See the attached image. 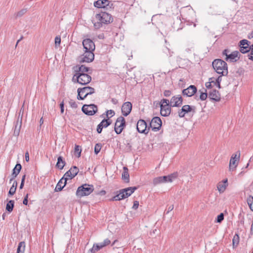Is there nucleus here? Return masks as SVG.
I'll return each instance as SVG.
<instances>
[{"instance_id":"1","label":"nucleus","mask_w":253,"mask_h":253,"mask_svg":"<svg viewBox=\"0 0 253 253\" xmlns=\"http://www.w3.org/2000/svg\"><path fill=\"white\" fill-rule=\"evenodd\" d=\"M212 65L217 73L221 74L222 76H226L228 74L227 65L224 61L220 59H216L212 62Z\"/></svg>"},{"instance_id":"2","label":"nucleus","mask_w":253,"mask_h":253,"mask_svg":"<svg viewBox=\"0 0 253 253\" xmlns=\"http://www.w3.org/2000/svg\"><path fill=\"white\" fill-rule=\"evenodd\" d=\"M137 188L136 187H129L119 190V193L114 196L112 201H120L127 198L130 196Z\"/></svg>"},{"instance_id":"3","label":"nucleus","mask_w":253,"mask_h":253,"mask_svg":"<svg viewBox=\"0 0 253 253\" xmlns=\"http://www.w3.org/2000/svg\"><path fill=\"white\" fill-rule=\"evenodd\" d=\"M74 83H78L82 85H85L89 84L91 81V77L87 74L76 73L72 79Z\"/></svg>"},{"instance_id":"4","label":"nucleus","mask_w":253,"mask_h":253,"mask_svg":"<svg viewBox=\"0 0 253 253\" xmlns=\"http://www.w3.org/2000/svg\"><path fill=\"white\" fill-rule=\"evenodd\" d=\"M94 190V187L92 185L84 184L78 187L76 191V195L79 197L88 196Z\"/></svg>"},{"instance_id":"5","label":"nucleus","mask_w":253,"mask_h":253,"mask_svg":"<svg viewBox=\"0 0 253 253\" xmlns=\"http://www.w3.org/2000/svg\"><path fill=\"white\" fill-rule=\"evenodd\" d=\"M78 100H84L88 95L95 92V89L90 86H85L83 88H79L77 90Z\"/></svg>"},{"instance_id":"6","label":"nucleus","mask_w":253,"mask_h":253,"mask_svg":"<svg viewBox=\"0 0 253 253\" xmlns=\"http://www.w3.org/2000/svg\"><path fill=\"white\" fill-rule=\"evenodd\" d=\"M95 18L97 20L104 24L110 23L113 20L111 15L105 12H102L100 13L96 14Z\"/></svg>"},{"instance_id":"7","label":"nucleus","mask_w":253,"mask_h":253,"mask_svg":"<svg viewBox=\"0 0 253 253\" xmlns=\"http://www.w3.org/2000/svg\"><path fill=\"white\" fill-rule=\"evenodd\" d=\"M94 58V54L93 52L84 50V54L79 57V62L81 63L91 62Z\"/></svg>"},{"instance_id":"8","label":"nucleus","mask_w":253,"mask_h":253,"mask_svg":"<svg viewBox=\"0 0 253 253\" xmlns=\"http://www.w3.org/2000/svg\"><path fill=\"white\" fill-rule=\"evenodd\" d=\"M126 126V121L125 118L122 117H119L116 120L115 125L114 129L116 133L118 134H120Z\"/></svg>"},{"instance_id":"9","label":"nucleus","mask_w":253,"mask_h":253,"mask_svg":"<svg viewBox=\"0 0 253 253\" xmlns=\"http://www.w3.org/2000/svg\"><path fill=\"white\" fill-rule=\"evenodd\" d=\"M82 110L86 115L92 116L97 112V107L94 104L84 105Z\"/></svg>"},{"instance_id":"10","label":"nucleus","mask_w":253,"mask_h":253,"mask_svg":"<svg viewBox=\"0 0 253 253\" xmlns=\"http://www.w3.org/2000/svg\"><path fill=\"white\" fill-rule=\"evenodd\" d=\"M161 126V120L159 117H154L150 123V127H151L152 129L155 131L159 130L160 129Z\"/></svg>"},{"instance_id":"11","label":"nucleus","mask_w":253,"mask_h":253,"mask_svg":"<svg viewBox=\"0 0 253 253\" xmlns=\"http://www.w3.org/2000/svg\"><path fill=\"white\" fill-rule=\"evenodd\" d=\"M193 112L194 113L195 107H192L188 105H185L182 106V108L178 111V116L180 118H183L186 113Z\"/></svg>"},{"instance_id":"12","label":"nucleus","mask_w":253,"mask_h":253,"mask_svg":"<svg viewBox=\"0 0 253 253\" xmlns=\"http://www.w3.org/2000/svg\"><path fill=\"white\" fill-rule=\"evenodd\" d=\"M83 45L84 50L93 52L95 50V44L94 42L89 39H86L83 41Z\"/></svg>"},{"instance_id":"13","label":"nucleus","mask_w":253,"mask_h":253,"mask_svg":"<svg viewBox=\"0 0 253 253\" xmlns=\"http://www.w3.org/2000/svg\"><path fill=\"white\" fill-rule=\"evenodd\" d=\"M79 171V169L77 167L74 166L67 171L63 176L67 180L72 179L77 175Z\"/></svg>"},{"instance_id":"14","label":"nucleus","mask_w":253,"mask_h":253,"mask_svg":"<svg viewBox=\"0 0 253 253\" xmlns=\"http://www.w3.org/2000/svg\"><path fill=\"white\" fill-rule=\"evenodd\" d=\"M137 130L140 133L147 134L148 130L146 122L143 120H139L137 123Z\"/></svg>"},{"instance_id":"15","label":"nucleus","mask_w":253,"mask_h":253,"mask_svg":"<svg viewBox=\"0 0 253 253\" xmlns=\"http://www.w3.org/2000/svg\"><path fill=\"white\" fill-rule=\"evenodd\" d=\"M197 91L196 87L194 85H191L187 88L182 90V94L188 97H191L194 95Z\"/></svg>"},{"instance_id":"16","label":"nucleus","mask_w":253,"mask_h":253,"mask_svg":"<svg viewBox=\"0 0 253 253\" xmlns=\"http://www.w3.org/2000/svg\"><path fill=\"white\" fill-rule=\"evenodd\" d=\"M249 41L247 40H243L240 42V50L242 53H246L250 51L251 47L249 44Z\"/></svg>"},{"instance_id":"17","label":"nucleus","mask_w":253,"mask_h":253,"mask_svg":"<svg viewBox=\"0 0 253 253\" xmlns=\"http://www.w3.org/2000/svg\"><path fill=\"white\" fill-rule=\"evenodd\" d=\"M182 98L181 96L178 95L177 96H173L170 102V106L171 107H178L182 104Z\"/></svg>"},{"instance_id":"18","label":"nucleus","mask_w":253,"mask_h":253,"mask_svg":"<svg viewBox=\"0 0 253 253\" xmlns=\"http://www.w3.org/2000/svg\"><path fill=\"white\" fill-rule=\"evenodd\" d=\"M132 109V104L130 102L123 104L122 107V112L124 116H127L129 114Z\"/></svg>"},{"instance_id":"19","label":"nucleus","mask_w":253,"mask_h":253,"mask_svg":"<svg viewBox=\"0 0 253 253\" xmlns=\"http://www.w3.org/2000/svg\"><path fill=\"white\" fill-rule=\"evenodd\" d=\"M239 157L240 156H239L237 157L236 154L232 155L229 163L230 170L233 171L236 168L238 164V161H239Z\"/></svg>"},{"instance_id":"20","label":"nucleus","mask_w":253,"mask_h":253,"mask_svg":"<svg viewBox=\"0 0 253 253\" xmlns=\"http://www.w3.org/2000/svg\"><path fill=\"white\" fill-rule=\"evenodd\" d=\"M170 106L165 104V105H160L161 111L160 113L162 116L164 117L169 116L171 112V108Z\"/></svg>"},{"instance_id":"21","label":"nucleus","mask_w":253,"mask_h":253,"mask_svg":"<svg viewBox=\"0 0 253 253\" xmlns=\"http://www.w3.org/2000/svg\"><path fill=\"white\" fill-rule=\"evenodd\" d=\"M67 179H66L64 176L61 178L57 184L55 191L56 192L60 191L64 187L67 183Z\"/></svg>"},{"instance_id":"22","label":"nucleus","mask_w":253,"mask_h":253,"mask_svg":"<svg viewBox=\"0 0 253 253\" xmlns=\"http://www.w3.org/2000/svg\"><path fill=\"white\" fill-rule=\"evenodd\" d=\"M22 126V118L20 119L19 118V117H18L17 120L15 123V127H14V130L13 135L15 136H18L19 134V132L20 131V129Z\"/></svg>"},{"instance_id":"23","label":"nucleus","mask_w":253,"mask_h":253,"mask_svg":"<svg viewBox=\"0 0 253 253\" xmlns=\"http://www.w3.org/2000/svg\"><path fill=\"white\" fill-rule=\"evenodd\" d=\"M109 3L108 0H98L94 2V6L97 8H105Z\"/></svg>"},{"instance_id":"24","label":"nucleus","mask_w":253,"mask_h":253,"mask_svg":"<svg viewBox=\"0 0 253 253\" xmlns=\"http://www.w3.org/2000/svg\"><path fill=\"white\" fill-rule=\"evenodd\" d=\"M227 179H225L222 181L219 182L217 185V188L219 193H223L226 189L227 184Z\"/></svg>"},{"instance_id":"25","label":"nucleus","mask_w":253,"mask_h":253,"mask_svg":"<svg viewBox=\"0 0 253 253\" xmlns=\"http://www.w3.org/2000/svg\"><path fill=\"white\" fill-rule=\"evenodd\" d=\"M160 56L162 58H166L171 56L169 49L167 47H164L159 53Z\"/></svg>"},{"instance_id":"26","label":"nucleus","mask_w":253,"mask_h":253,"mask_svg":"<svg viewBox=\"0 0 253 253\" xmlns=\"http://www.w3.org/2000/svg\"><path fill=\"white\" fill-rule=\"evenodd\" d=\"M177 173H173L167 176H163V177H165L164 179V183L166 182H172L175 180L177 177Z\"/></svg>"},{"instance_id":"27","label":"nucleus","mask_w":253,"mask_h":253,"mask_svg":"<svg viewBox=\"0 0 253 253\" xmlns=\"http://www.w3.org/2000/svg\"><path fill=\"white\" fill-rule=\"evenodd\" d=\"M209 96L211 99L214 100L215 101H219L220 98L219 92L215 89L212 90L209 93Z\"/></svg>"},{"instance_id":"28","label":"nucleus","mask_w":253,"mask_h":253,"mask_svg":"<svg viewBox=\"0 0 253 253\" xmlns=\"http://www.w3.org/2000/svg\"><path fill=\"white\" fill-rule=\"evenodd\" d=\"M75 71L76 72V73L86 74L85 73L89 71V68L84 65L77 66L75 68Z\"/></svg>"},{"instance_id":"29","label":"nucleus","mask_w":253,"mask_h":253,"mask_svg":"<svg viewBox=\"0 0 253 253\" xmlns=\"http://www.w3.org/2000/svg\"><path fill=\"white\" fill-rule=\"evenodd\" d=\"M21 168H22V167L20 164H17L16 165L15 168L13 169V172L12 174V176L13 178L10 179V182H11L13 180V178H15L17 176V175L20 172V171L21 169Z\"/></svg>"},{"instance_id":"30","label":"nucleus","mask_w":253,"mask_h":253,"mask_svg":"<svg viewBox=\"0 0 253 253\" xmlns=\"http://www.w3.org/2000/svg\"><path fill=\"white\" fill-rule=\"evenodd\" d=\"M239 54V53L238 51H235L228 55H227V57L225 58V60L226 61L229 60L231 62L236 61L237 59H236V58L238 57Z\"/></svg>"},{"instance_id":"31","label":"nucleus","mask_w":253,"mask_h":253,"mask_svg":"<svg viewBox=\"0 0 253 253\" xmlns=\"http://www.w3.org/2000/svg\"><path fill=\"white\" fill-rule=\"evenodd\" d=\"M123 172L122 173V178L126 181V182H128L129 180V175L128 173V169L126 167H124L123 168Z\"/></svg>"},{"instance_id":"32","label":"nucleus","mask_w":253,"mask_h":253,"mask_svg":"<svg viewBox=\"0 0 253 253\" xmlns=\"http://www.w3.org/2000/svg\"><path fill=\"white\" fill-rule=\"evenodd\" d=\"M65 162L63 160L61 156H59L57 159V162L56 166L60 169H62L65 165Z\"/></svg>"},{"instance_id":"33","label":"nucleus","mask_w":253,"mask_h":253,"mask_svg":"<svg viewBox=\"0 0 253 253\" xmlns=\"http://www.w3.org/2000/svg\"><path fill=\"white\" fill-rule=\"evenodd\" d=\"M165 177H163V176H159L155 177L153 179V184L154 186H156L159 184L164 183V179Z\"/></svg>"},{"instance_id":"34","label":"nucleus","mask_w":253,"mask_h":253,"mask_svg":"<svg viewBox=\"0 0 253 253\" xmlns=\"http://www.w3.org/2000/svg\"><path fill=\"white\" fill-rule=\"evenodd\" d=\"M14 201L13 200H10L7 204L6 206V210L8 212H11L13 209Z\"/></svg>"},{"instance_id":"35","label":"nucleus","mask_w":253,"mask_h":253,"mask_svg":"<svg viewBox=\"0 0 253 253\" xmlns=\"http://www.w3.org/2000/svg\"><path fill=\"white\" fill-rule=\"evenodd\" d=\"M25 244L24 242H21L18 245L17 253H23L25 250Z\"/></svg>"},{"instance_id":"36","label":"nucleus","mask_w":253,"mask_h":253,"mask_svg":"<svg viewBox=\"0 0 253 253\" xmlns=\"http://www.w3.org/2000/svg\"><path fill=\"white\" fill-rule=\"evenodd\" d=\"M100 249H101V248H100L98 244H94L92 248L88 251L87 253H95Z\"/></svg>"},{"instance_id":"37","label":"nucleus","mask_w":253,"mask_h":253,"mask_svg":"<svg viewBox=\"0 0 253 253\" xmlns=\"http://www.w3.org/2000/svg\"><path fill=\"white\" fill-rule=\"evenodd\" d=\"M27 11V8H23L20 11H18L15 14V17L18 18L24 15Z\"/></svg>"},{"instance_id":"38","label":"nucleus","mask_w":253,"mask_h":253,"mask_svg":"<svg viewBox=\"0 0 253 253\" xmlns=\"http://www.w3.org/2000/svg\"><path fill=\"white\" fill-rule=\"evenodd\" d=\"M111 243V241L108 239H106L103 242L98 243L100 246V248H103L104 247L109 245Z\"/></svg>"},{"instance_id":"39","label":"nucleus","mask_w":253,"mask_h":253,"mask_svg":"<svg viewBox=\"0 0 253 253\" xmlns=\"http://www.w3.org/2000/svg\"><path fill=\"white\" fill-rule=\"evenodd\" d=\"M81 152L82 149L81 146L76 145L75 147V153L77 154V157L79 158L81 156Z\"/></svg>"},{"instance_id":"40","label":"nucleus","mask_w":253,"mask_h":253,"mask_svg":"<svg viewBox=\"0 0 253 253\" xmlns=\"http://www.w3.org/2000/svg\"><path fill=\"white\" fill-rule=\"evenodd\" d=\"M250 209L253 211V197H250L247 200Z\"/></svg>"},{"instance_id":"41","label":"nucleus","mask_w":253,"mask_h":253,"mask_svg":"<svg viewBox=\"0 0 253 253\" xmlns=\"http://www.w3.org/2000/svg\"><path fill=\"white\" fill-rule=\"evenodd\" d=\"M100 124L103 127H107L111 124V122L107 120L104 119L102 121Z\"/></svg>"},{"instance_id":"42","label":"nucleus","mask_w":253,"mask_h":253,"mask_svg":"<svg viewBox=\"0 0 253 253\" xmlns=\"http://www.w3.org/2000/svg\"><path fill=\"white\" fill-rule=\"evenodd\" d=\"M232 242H233V246H237L238 245L239 242V237L238 235L236 234L234 237V238L232 240Z\"/></svg>"},{"instance_id":"43","label":"nucleus","mask_w":253,"mask_h":253,"mask_svg":"<svg viewBox=\"0 0 253 253\" xmlns=\"http://www.w3.org/2000/svg\"><path fill=\"white\" fill-rule=\"evenodd\" d=\"M199 91L201 92L200 99L202 101L205 100L207 98V93L206 92L201 91V90H199Z\"/></svg>"},{"instance_id":"44","label":"nucleus","mask_w":253,"mask_h":253,"mask_svg":"<svg viewBox=\"0 0 253 253\" xmlns=\"http://www.w3.org/2000/svg\"><path fill=\"white\" fill-rule=\"evenodd\" d=\"M101 145L100 144H99V143H97L95 145L94 153L96 154H98L99 152H100V150H101Z\"/></svg>"},{"instance_id":"45","label":"nucleus","mask_w":253,"mask_h":253,"mask_svg":"<svg viewBox=\"0 0 253 253\" xmlns=\"http://www.w3.org/2000/svg\"><path fill=\"white\" fill-rule=\"evenodd\" d=\"M69 103L72 108H77L78 107L77 104L74 100L70 99L69 101Z\"/></svg>"},{"instance_id":"46","label":"nucleus","mask_w":253,"mask_h":253,"mask_svg":"<svg viewBox=\"0 0 253 253\" xmlns=\"http://www.w3.org/2000/svg\"><path fill=\"white\" fill-rule=\"evenodd\" d=\"M224 219V214L223 213H221L219 214L216 219V222L218 223H220Z\"/></svg>"},{"instance_id":"47","label":"nucleus","mask_w":253,"mask_h":253,"mask_svg":"<svg viewBox=\"0 0 253 253\" xmlns=\"http://www.w3.org/2000/svg\"><path fill=\"white\" fill-rule=\"evenodd\" d=\"M250 47L251 51L248 54V56L249 59L253 60V44L250 46Z\"/></svg>"},{"instance_id":"48","label":"nucleus","mask_w":253,"mask_h":253,"mask_svg":"<svg viewBox=\"0 0 253 253\" xmlns=\"http://www.w3.org/2000/svg\"><path fill=\"white\" fill-rule=\"evenodd\" d=\"M61 43V38L59 36H56L55 38V46L59 45Z\"/></svg>"},{"instance_id":"49","label":"nucleus","mask_w":253,"mask_h":253,"mask_svg":"<svg viewBox=\"0 0 253 253\" xmlns=\"http://www.w3.org/2000/svg\"><path fill=\"white\" fill-rule=\"evenodd\" d=\"M169 103H170V102L169 100L166 99H163L161 101L160 105L163 104V105H165V104H167L168 105L170 106Z\"/></svg>"},{"instance_id":"50","label":"nucleus","mask_w":253,"mask_h":253,"mask_svg":"<svg viewBox=\"0 0 253 253\" xmlns=\"http://www.w3.org/2000/svg\"><path fill=\"white\" fill-rule=\"evenodd\" d=\"M16 188H14V186H12L10 188L8 194L11 195H13L15 193Z\"/></svg>"},{"instance_id":"51","label":"nucleus","mask_w":253,"mask_h":253,"mask_svg":"<svg viewBox=\"0 0 253 253\" xmlns=\"http://www.w3.org/2000/svg\"><path fill=\"white\" fill-rule=\"evenodd\" d=\"M106 113L107 117L110 116V117H112L115 115V112L112 110H108Z\"/></svg>"},{"instance_id":"52","label":"nucleus","mask_w":253,"mask_h":253,"mask_svg":"<svg viewBox=\"0 0 253 253\" xmlns=\"http://www.w3.org/2000/svg\"><path fill=\"white\" fill-rule=\"evenodd\" d=\"M25 177H26V175L24 174L22 176V179H21V184L20 185V189H22L23 186H24Z\"/></svg>"},{"instance_id":"53","label":"nucleus","mask_w":253,"mask_h":253,"mask_svg":"<svg viewBox=\"0 0 253 253\" xmlns=\"http://www.w3.org/2000/svg\"><path fill=\"white\" fill-rule=\"evenodd\" d=\"M102 23L100 21L94 23V28L97 29L100 28L102 26Z\"/></svg>"},{"instance_id":"54","label":"nucleus","mask_w":253,"mask_h":253,"mask_svg":"<svg viewBox=\"0 0 253 253\" xmlns=\"http://www.w3.org/2000/svg\"><path fill=\"white\" fill-rule=\"evenodd\" d=\"M64 101H63L60 104V112H61V114H63L64 113Z\"/></svg>"},{"instance_id":"55","label":"nucleus","mask_w":253,"mask_h":253,"mask_svg":"<svg viewBox=\"0 0 253 253\" xmlns=\"http://www.w3.org/2000/svg\"><path fill=\"white\" fill-rule=\"evenodd\" d=\"M103 127L101 126L100 123L97 126V131L98 133H100L101 132Z\"/></svg>"},{"instance_id":"56","label":"nucleus","mask_w":253,"mask_h":253,"mask_svg":"<svg viewBox=\"0 0 253 253\" xmlns=\"http://www.w3.org/2000/svg\"><path fill=\"white\" fill-rule=\"evenodd\" d=\"M171 91L169 90H166L164 92V95L166 97H169L171 95Z\"/></svg>"},{"instance_id":"57","label":"nucleus","mask_w":253,"mask_h":253,"mask_svg":"<svg viewBox=\"0 0 253 253\" xmlns=\"http://www.w3.org/2000/svg\"><path fill=\"white\" fill-rule=\"evenodd\" d=\"M139 206V202L137 201H135L133 203L132 208L134 210H136Z\"/></svg>"},{"instance_id":"58","label":"nucleus","mask_w":253,"mask_h":253,"mask_svg":"<svg viewBox=\"0 0 253 253\" xmlns=\"http://www.w3.org/2000/svg\"><path fill=\"white\" fill-rule=\"evenodd\" d=\"M28 194H27L25 197L24 198V200H23V204L25 205H27L28 204Z\"/></svg>"},{"instance_id":"59","label":"nucleus","mask_w":253,"mask_h":253,"mask_svg":"<svg viewBox=\"0 0 253 253\" xmlns=\"http://www.w3.org/2000/svg\"><path fill=\"white\" fill-rule=\"evenodd\" d=\"M212 83L214 84V81H211L210 82L206 83V86L207 87V88H211V84Z\"/></svg>"},{"instance_id":"60","label":"nucleus","mask_w":253,"mask_h":253,"mask_svg":"<svg viewBox=\"0 0 253 253\" xmlns=\"http://www.w3.org/2000/svg\"><path fill=\"white\" fill-rule=\"evenodd\" d=\"M25 160L26 162L29 161V155L28 152L25 153Z\"/></svg>"},{"instance_id":"61","label":"nucleus","mask_w":253,"mask_h":253,"mask_svg":"<svg viewBox=\"0 0 253 253\" xmlns=\"http://www.w3.org/2000/svg\"><path fill=\"white\" fill-rule=\"evenodd\" d=\"M228 52H229V51L228 49H225L222 52V54L223 55H225L226 56V57H227V55H228L229 54H228Z\"/></svg>"},{"instance_id":"62","label":"nucleus","mask_w":253,"mask_h":253,"mask_svg":"<svg viewBox=\"0 0 253 253\" xmlns=\"http://www.w3.org/2000/svg\"><path fill=\"white\" fill-rule=\"evenodd\" d=\"M248 38L249 39H251L253 38V31H252L249 34Z\"/></svg>"},{"instance_id":"63","label":"nucleus","mask_w":253,"mask_h":253,"mask_svg":"<svg viewBox=\"0 0 253 253\" xmlns=\"http://www.w3.org/2000/svg\"><path fill=\"white\" fill-rule=\"evenodd\" d=\"M111 102L114 104H116L118 103V100L116 99V98H112L111 99Z\"/></svg>"},{"instance_id":"64","label":"nucleus","mask_w":253,"mask_h":253,"mask_svg":"<svg viewBox=\"0 0 253 253\" xmlns=\"http://www.w3.org/2000/svg\"><path fill=\"white\" fill-rule=\"evenodd\" d=\"M221 80H222V77L221 76H219L218 77L217 79L216 80V82L215 83H220V82L221 81Z\"/></svg>"}]
</instances>
